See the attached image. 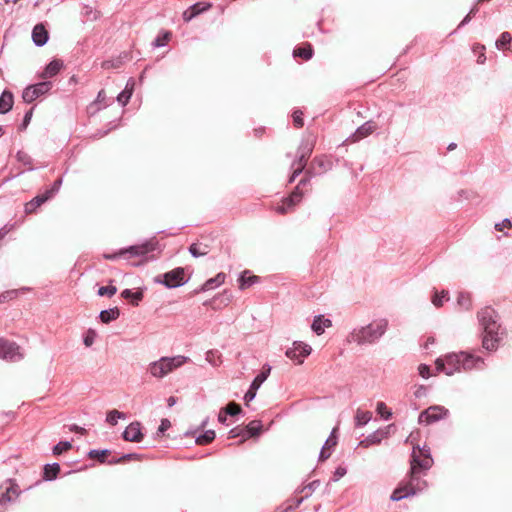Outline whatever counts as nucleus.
Instances as JSON below:
<instances>
[{
	"mask_svg": "<svg viewBox=\"0 0 512 512\" xmlns=\"http://www.w3.org/2000/svg\"><path fill=\"white\" fill-rule=\"evenodd\" d=\"M22 358L23 354L17 343L0 338V359L14 362Z\"/></svg>",
	"mask_w": 512,
	"mask_h": 512,
	"instance_id": "9",
	"label": "nucleus"
},
{
	"mask_svg": "<svg viewBox=\"0 0 512 512\" xmlns=\"http://www.w3.org/2000/svg\"><path fill=\"white\" fill-rule=\"evenodd\" d=\"M479 323L483 328L482 346L487 350H495L504 332L500 331V325L497 323V314L491 307H486L477 314Z\"/></svg>",
	"mask_w": 512,
	"mask_h": 512,
	"instance_id": "2",
	"label": "nucleus"
},
{
	"mask_svg": "<svg viewBox=\"0 0 512 512\" xmlns=\"http://www.w3.org/2000/svg\"><path fill=\"white\" fill-rule=\"evenodd\" d=\"M175 402H176L175 397L170 396L169 399H168V405L171 407V406L174 405Z\"/></svg>",
	"mask_w": 512,
	"mask_h": 512,
	"instance_id": "61",
	"label": "nucleus"
},
{
	"mask_svg": "<svg viewBox=\"0 0 512 512\" xmlns=\"http://www.w3.org/2000/svg\"><path fill=\"white\" fill-rule=\"evenodd\" d=\"M60 471H61V467L59 464H57V463L48 464L45 466V469H44L45 478L48 480L54 479L58 476Z\"/></svg>",
	"mask_w": 512,
	"mask_h": 512,
	"instance_id": "33",
	"label": "nucleus"
},
{
	"mask_svg": "<svg viewBox=\"0 0 512 512\" xmlns=\"http://www.w3.org/2000/svg\"><path fill=\"white\" fill-rule=\"evenodd\" d=\"M20 489L15 480L8 479L0 486V505L11 503L18 498Z\"/></svg>",
	"mask_w": 512,
	"mask_h": 512,
	"instance_id": "11",
	"label": "nucleus"
},
{
	"mask_svg": "<svg viewBox=\"0 0 512 512\" xmlns=\"http://www.w3.org/2000/svg\"><path fill=\"white\" fill-rule=\"evenodd\" d=\"M189 359L185 356L163 357L150 364L149 372L155 378H163L178 367H181Z\"/></svg>",
	"mask_w": 512,
	"mask_h": 512,
	"instance_id": "4",
	"label": "nucleus"
},
{
	"mask_svg": "<svg viewBox=\"0 0 512 512\" xmlns=\"http://www.w3.org/2000/svg\"><path fill=\"white\" fill-rule=\"evenodd\" d=\"M371 416L372 414L369 411L357 410L355 415V422L358 426L366 425L369 423Z\"/></svg>",
	"mask_w": 512,
	"mask_h": 512,
	"instance_id": "35",
	"label": "nucleus"
},
{
	"mask_svg": "<svg viewBox=\"0 0 512 512\" xmlns=\"http://www.w3.org/2000/svg\"><path fill=\"white\" fill-rule=\"evenodd\" d=\"M311 347L303 342H294L292 347L287 349L286 355L297 364H302L306 357H309Z\"/></svg>",
	"mask_w": 512,
	"mask_h": 512,
	"instance_id": "12",
	"label": "nucleus"
},
{
	"mask_svg": "<svg viewBox=\"0 0 512 512\" xmlns=\"http://www.w3.org/2000/svg\"><path fill=\"white\" fill-rule=\"evenodd\" d=\"M240 435L246 437L245 429L236 427L230 430V439H234V437H240Z\"/></svg>",
	"mask_w": 512,
	"mask_h": 512,
	"instance_id": "49",
	"label": "nucleus"
},
{
	"mask_svg": "<svg viewBox=\"0 0 512 512\" xmlns=\"http://www.w3.org/2000/svg\"><path fill=\"white\" fill-rule=\"evenodd\" d=\"M31 116H32V112H29L26 114L25 118H24V122H28L30 119H31Z\"/></svg>",
	"mask_w": 512,
	"mask_h": 512,
	"instance_id": "62",
	"label": "nucleus"
},
{
	"mask_svg": "<svg viewBox=\"0 0 512 512\" xmlns=\"http://www.w3.org/2000/svg\"><path fill=\"white\" fill-rule=\"evenodd\" d=\"M61 184V180H57L55 181L53 187L51 189H54V194L56 193V191L58 190L59 186Z\"/></svg>",
	"mask_w": 512,
	"mask_h": 512,
	"instance_id": "60",
	"label": "nucleus"
},
{
	"mask_svg": "<svg viewBox=\"0 0 512 512\" xmlns=\"http://www.w3.org/2000/svg\"><path fill=\"white\" fill-rule=\"evenodd\" d=\"M211 7V3H196L183 11V19L185 22H188L192 20L194 17L200 15V13H203V11L210 9Z\"/></svg>",
	"mask_w": 512,
	"mask_h": 512,
	"instance_id": "19",
	"label": "nucleus"
},
{
	"mask_svg": "<svg viewBox=\"0 0 512 512\" xmlns=\"http://www.w3.org/2000/svg\"><path fill=\"white\" fill-rule=\"evenodd\" d=\"M484 364L483 360L472 356V354L461 352V369L470 370Z\"/></svg>",
	"mask_w": 512,
	"mask_h": 512,
	"instance_id": "22",
	"label": "nucleus"
},
{
	"mask_svg": "<svg viewBox=\"0 0 512 512\" xmlns=\"http://www.w3.org/2000/svg\"><path fill=\"white\" fill-rule=\"evenodd\" d=\"M314 163H318L320 166H323V160L322 158H315Z\"/></svg>",
	"mask_w": 512,
	"mask_h": 512,
	"instance_id": "63",
	"label": "nucleus"
},
{
	"mask_svg": "<svg viewBox=\"0 0 512 512\" xmlns=\"http://www.w3.org/2000/svg\"><path fill=\"white\" fill-rule=\"evenodd\" d=\"M119 316L120 311L118 308L104 310L99 315L102 323H110V321L117 319Z\"/></svg>",
	"mask_w": 512,
	"mask_h": 512,
	"instance_id": "32",
	"label": "nucleus"
},
{
	"mask_svg": "<svg viewBox=\"0 0 512 512\" xmlns=\"http://www.w3.org/2000/svg\"><path fill=\"white\" fill-rule=\"evenodd\" d=\"M262 428L263 425L260 420H252L245 427L247 437H256V435H259L261 433Z\"/></svg>",
	"mask_w": 512,
	"mask_h": 512,
	"instance_id": "31",
	"label": "nucleus"
},
{
	"mask_svg": "<svg viewBox=\"0 0 512 512\" xmlns=\"http://www.w3.org/2000/svg\"><path fill=\"white\" fill-rule=\"evenodd\" d=\"M332 326V322L328 318H324L323 316H317L312 322V330L318 334L321 335L324 332L325 328H329Z\"/></svg>",
	"mask_w": 512,
	"mask_h": 512,
	"instance_id": "25",
	"label": "nucleus"
},
{
	"mask_svg": "<svg viewBox=\"0 0 512 512\" xmlns=\"http://www.w3.org/2000/svg\"><path fill=\"white\" fill-rule=\"evenodd\" d=\"M430 367L426 364H420L418 366L419 375L423 378H429L431 376Z\"/></svg>",
	"mask_w": 512,
	"mask_h": 512,
	"instance_id": "47",
	"label": "nucleus"
},
{
	"mask_svg": "<svg viewBox=\"0 0 512 512\" xmlns=\"http://www.w3.org/2000/svg\"><path fill=\"white\" fill-rule=\"evenodd\" d=\"M377 412L385 419L389 418L392 415V413L386 407L385 402L382 401L377 403Z\"/></svg>",
	"mask_w": 512,
	"mask_h": 512,
	"instance_id": "45",
	"label": "nucleus"
},
{
	"mask_svg": "<svg viewBox=\"0 0 512 512\" xmlns=\"http://www.w3.org/2000/svg\"><path fill=\"white\" fill-rule=\"evenodd\" d=\"M155 243L146 242L141 245L131 246L127 249L120 250L118 253L114 254H104V258L107 260H114L116 257L124 254H129L130 256H145L148 252L154 251Z\"/></svg>",
	"mask_w": 512,
	"mask_h": 512,
	"instance_id": "10",
	"label": "nucleus"
},
{
	"mask_svg": "<svg viewBox=\"0 0 512 512\" xmlns=\"http://www.w3.org/2000/svg\"><path fill=\"white\" fill-rule=\"evenodd\" d=\"M125 441L129 442H141L143 439V433L141 432V423L134 422L129 424L123 433Z\"/></svg>",
	"mask_w": 512,
	"mask_h": 512,
	"instance_id": "18",
	"label": "nucleus"
},
{
	"mask_svg": "<svg viewBox=\"0 0 512 512\" xmlns=\"http://www.w3.org/2000/svg\"><path fill=\"white\" fill-rule=\"evenodd\" d=\"M432 464L433 460L427 452L419 447H414L410 460L408 479L400 482L391 494V500L399 501L426 489L428 483L422 477L426 476Z\"/></svg>",
	"mask_w": 512,
	"mask_h": 512,
	"instance_id": "1",
	"label": "nucleus"
},
{
	"mask_svg": "<svg viewBox=\"0 0 512 512\" xmlns=\"http://www.w3.org/2000/svg\"><path fill=\"white\" fill-rule=\"evenodd\" d=\"M84 344L85 346L87 347H90L93 345V334H87L85 337H84Z\"/></svg>",
	"mask_w": 512,
	"mask_h": 512,
	"instance_id": "54",
	"label": "nucleus"
},
{
	"mask_svg": "<svg viewBox=\"0 0 512 512\" xmlns=\"http://www.w3.org/2000/svg\"><path fill=\"white\" fill-rule=\"evenodd\" d=\"M238 282L240 289H247L253 284L260 282V277L256 275H251L249 270H245L242 272Z\"/></svg>",
	"mask_w": 512,
	"mask_h": 512,
	"instance_id": "24",
	"label": "nucleus"
},
{
	"mask_svg": "<svg viewBox=\"0 0 512 512\" xmlns=\"http://www.w3.org/2000/svg\"><path fill=\"white\" fill-rule=\"evenodd\" d=\"M458 302L460 305H463L465 309L470 308V299L468 297H465L463 295H460L458 298Z\"/></svg>",
	"mask_w": 512,
	"mask_h": 512,
	"instance_id": "51",
	"label": "nucleus"
},
{
	"mask_svg": "<svg viewBox=\"0 0 512 512\" xmlns=\"http://www.w3.org/2000/svg\"><path fill=\"white\" fill-rule=\"evenodd\" d=\"M132 91H133V88H128L126 86V88L124 89V91H122L120 93V95L118 96L117 100L119 103H121L122 105H125L128 103L129 99L131 98L132 96Z\"/></svg>",
	"mask_w": 512,
	"mask_h": 512,
	"instance_id": "42",
	"label": "nucleus"
},
{
	"mask_svg": "<svg viewBox=\"0 0 512 512\" xmlns=\"http://www.w3.org/2000/svg\"><path fill=\"white\" fill-rule=\"evenodd\" d=\"M72 448L71 443L69 442H60L53 448V454L54 455H61L64 451H68Z\"/></svg>",
	"mask_w": 512,
	"mask_h": 512,
	"instance_id": "43",
	"label": "nucleus"
},
{
	"mask_svg": "<svg viewBox=\"0 0 512 512\" xmlns=\"http://www.w3.org/2000/svg\"><path fill=\"white\" fill-rule=\"evenodd\" d=\"M136 455L134 454H129V455H125L124 457L118 459V460H112V461H109V463H119V462H125V461H129V460H132V459H136Z\"/></svg>",
	"mask_w": 512,
	"mask_h": 512,
	"instance_id": "52",
	"label": "nucleus"
},
{
	"mask_svg": "<svg viewBox=\"0 0 512 512\" xmlns=\"http://www.w3.org/2000/svg\"><path fill=\"white\" fill-rule=\"evenodd\" d=\"M216 433L214 430H207L197 437L196 443L199 445H207L215 440Z\"/></svg>",
	"mask_w": 512,
	"mask_h": 512,
	"instance_id": "34",
	"label": "nucleus"
},
{
	"mask_svg": "<svg viewBox=\"0 0 512 512\" xmlns=\"http://www.w3.org/2000/svg\"><path fill=\"white\" fill-rule=\"evenodd\" d=\"M63 67V62L60 59H54L52 60L45 70L41 73L42 79H49V77L55 76L58 74Z\"/></svg>",
	"mask_w": 512,
	"mask_h": 512,
	"instance_id": "23",
	"label": "nucleus"
},
{
	"mask_svg": "<svg viewBox=\"0 0 512 512\" xmlns=\"http://www.w3.org/2000/svg\"><path fill=\"white\" fill-rule=\"evenodd\" d=\"M313 55V49L310 43H304L303 46L297 47L293 50L294 57H301L309 60Z\"/></svg>",
	"mask_w": 512,
	"mask_h": 512,
	"instance_id": "28",
	"label": "nucleus"
},
{
	"mask_svg": "<svg viewBox=\"0 0 512 512\" xmlns=\"http://www.w3.org/2000/svg\"><path fill=\"white\" fill-rule=\"evenodd\" d=\"M105 99H106V91L104 89H102L98 92L96 101L103 102Z\"/></svg>",
	"mask_w": 512,
	"mask_h": 512,
	"instance_id": "55",
	"label": "nucleus"
},
{
	"mask_svg": "<svg viewBox=\"0 0 512 512\" xmlns=\"http://www.w3.org/2000/svg\"><path fill=\"white\" fill-rule=\"evenodd\" d=\"M271 371V366L268 364L263 365L260 373L255 377L253 382L251 383L249 390L245 395V401L248 402L252 400L256 396V392L259 387L262 385L263 381L267 379Z\"/></svg>",
	"mask_w": 512,
	"mask_h": 512,
	"instance_id": "15",
	"label": "nucleus"
},
{
	"mask_svg": "<svg viewBox=\"0 0 512 512\" xmlns=\"http://www.w3.org/2000/svg\"><path fill=\"white\" fill-rule=\"evenodd\" d=\"M444 299H448L447 291H442L440 294L436 292L432 297V303L435 307L439 308L442 307Z\"/></svg>",
	"mask_w": 512,
	"mask_h": 512,
	"instance_id": "41",
	"label": "nucleus"
},
{
	"mask_svg": "<svg viewBox=\"0 0 512 512\" xmlns=\"http://www.w3.org/2000/svg\"><path fill=\"white\" fill-rule=\"evenodd\" d=\"M120 418H125V413L118 410H111L107 414V422L111 426H115Z\"/></svg>",
	"mask_w": 512,
	"mask_h": 512,
	"instance_id": "36",
	"label": "nucleus"
},
{
	"mask_svg": "<svg viewBox=\"0 0 512 512\" xmlns=\"http://www.w3.org/2000/svg\"><path fill=\"white\" fill-rule=\"evenodd\" d=\"M117 293V287L114 285H108V286H101L98 289V295L99 296H108L112 297Z\"/></svg>",
	"mask_w": 512,
	"mask_h": 512,
	"instance_id": "39",
	"label": "nucleus"
},
{
	"mask_svg": "<svg viewBox=\"0 0 512 512\" xmlns=\"http://www.w3.org/2000/svg\"><path fill=\"white\" fill-rule=\"evenodd\" d=\"M309 183V177L302 179L292 190L288 197L283 198L280 202L276 203L274 210L277 214L285 215L294 211L295 206L298 205L303 197L304 192L301 188L302 185Z\"/></svg>",
	"mask_w": 512,
	"mask_h": 512,
	"instance_id": "5",
	"label": "nucleus"
},
{
	"mask_svg": "<svg viewBox=\"0 0 512 512\" xmlns=\"http://www.w3.org/2000/svg\"><path fill=\"white\" fill-rule=\"evenodd\" d=\"M388 326L385 318L376 319L367 326L354 329L349 336V341L357 345L372 344L384 335Z\"/></svg>",
	"mask_w": 512,
	"mask_h": 512,
	"instance_id": "3",
	"label": "nucleus"
},
{
	"mask_svg": "<svg viewBox=\"0 0 512 512\" xmlns=\"http://www.w3.org/2000/svg\"><path fill=\"white\" fill-rule=\"evenodd\" d=\"M164 280L159 282L164 283L168 287H177L184 283L185 279V269L182 267H177L166 272L163 276Z\"/></svg>",
	"mask_w": 512,
	"mask_h": 512,
	"instance_id": "16",
	"label": "nucleus"
},
{
	"mask_svg": "<svg viewBox=\"0 0 512 512\" xmlns=\"http://www.w3.org/2000/svg\"><path fill=\"white\" fill-rule=\"evenodd\" d=\"M496 47L499 50L512 51V36L507 32L502 33L500 38L496 41Z\"/></svg>",
	"mask_w": 512,
	"mask_h": 512,
	"instance_id": "30",
	"label": "nucleus"
},
{
	"mask_svg": "<svg viewBox=\"0 0 512 512\" xmlns=\"http://www.w3.org/2000/svg\"><path fill=\"white\" fill-rule=\"evenodd\" d=\"M292 120L294 125L299 129L304 125L303 113L300 110H295L292 114Z\"/></svg>",
	"mask_w": 512,
	"mask_h": 512,
	"instance_id": "44",
	"label": "nucleus"
},
{
	"mask_svg": "<svg viewBox=\"0 0 512 512\" xmlns=\"http://www.w3.org/2000/svg\"><path fill=\"white\" fill-rule=\"evenodd\" d=\"M54 195V189H48L42 195L34 197L31 201L25 204V213L33 214L38 207L44 204L48 199Z\"/></svg>",
	"mask_w": 512,
	"mask_h": 512,
	"instance_id": "17",
	"label": "nucleus"
},
{
	"mask_svg": "<svg viewBox=\"0 0 512 512\" xmlns=\"http://www.w3.org/2000/svg\"><path fill=\"white\" fill-rule=\"evenodd\" d=\"M170 426H171L170 420H163V421L161 422L160 427H159V431H160V432H164V431H165V430H167Z\"/></svg>",
	"mask_w": 512,
	"mask_h": 512,
	"instance_id": "53",
	"label": "nucleus"
},
{
	"mask_svg": "<svg viewBox=\"0 0 512 512\" xmlns=\"http://www.w3.org/2000/svg\"><path fill=\"white\" fill-rule=\"evenodd\" d=\"M50 88V82H41L35 85H30L24 89L22 98L25 102L32 103L40 96L45 95Z\"/></svg>",
	"mask_w": 512,
	"mask_h": 512,
	"instance_id": "14",
	"label": "nucleus"
},
{
	"mask_svg": "<svg viewBox=\"0 0 512 512\" xmlns=\"http://www.w3.org/2000/svg\"><path fill=\"white\" fill-rule=\"evenodd\" d=\"M448 414V410L441 406H431L422 411L419 415V423L430 425L444 418Z\"/></svg>",
	"mask_w": 512,
	"mask_h": 512,
	"instance_id": "13",
	"label": "nucleus"
},
{
	"mask_svg": "<svg viewBox=\"0 0 512 512\" xmlns=\"http://www.w3.org/2000/svg\"><path fill=\"white\" fill-rule=\"evenodd\" d=\"M171 32L167 31L162 33L161 35L157 36L154 40V47H163V45H166L169 43L171 39Z\"/></svg>",
	"mask_w": 512,
	"mask_h": 512,
	"instance_id": "38",
	"label": "nucleus"
},
{
	"mask_svg": "<svg viewBox=\"0 0 512 512\" xmlns=\"http://www.w3.org/2000/svg\"><path fill=\"white\" fill-rule=\"evenodd\" d=\"M121 295H122V297L124 299L132 298V299H135L136 301H139L142 298V293L141 292H135L134 293V292H132L130 290H124Z\"/></svg>",
	"mask_w": 512,
	"mask_h": 512,
	"instance_id": "46",
	"label": "nucleus"
},
{
	"mask_svg": "<svg viewBox=\"0 0 512 512\" xmlns=\"http://www.w3.org/2000/svg\"><path fill=\"white\" fill-rule=\"evenodd\" d=\"M336 431H337V428H335L333 430L332 434L329 436V438L326 440L324 446L322 447V451L320 453V460L323 461V460H326L327 458H329L330 454L328 452V449L337 445V440H336V436H335Z\"/></svg>",
	"mask_w": 512,
	"mask_h": 512,
	"instance_id": "27",
	"label": "nucleus"
},
{
	"mask_svg": "<svg viewBox=\"0 0 512 512\" xmlns=\"http://www.w3.org/2000/svg\"><path fill=\"white\" fill-rule=\"evenodd\" d=\"M14 104V97L12 92L3 91L2 96H0V114H5L9 111Z\"/></svg>",
	"mask_w": 512,
	"mask_h": 512,
	"instance_id": "26",
	"label": "nucleus"
},
{
	"mask_svg": "<svg viewBox=\"0 0 512 512\" xmlns=\"http://www.w3.org/2000/svg\"><path fill=\"white\" fill-rule=\"evenodd\" d=\"M72 431H76L78 433H81V434H84L86 433V429L85 428H82V427H79L77 425H74L72 428H71Z\"/></svg>",
	"mask_w": 512,
	"mask_h": 512,
	"instance_id": "57",
	"label": "nucleus"
},
{
	"mask_svg": "<svg viewBox=\"0 0 512 512\" xmlns=\"http://www.w3.org/2000/svg\"><path fill=\"white\" fill-rule=\"evenodd\" d=\"M225 279H226L225 273L224 272H219L216 275V277L207 280L202 285V290L203 291H208V289H212L214 286L221 285V284H223L225 282Z\"/></svg>",
	"mask_w": 512,
	"mask_h": 512,
	"instance_id": "29",
	"label": "nucleus"
},
{
	"mask_svg": "<svg viewBox=\"0 0 512 512\" xmlns=\"http://www.w3.org/2000/svg\"><path fill=\"white\" fill-rule=\"evenodd\" d=\"M511 227H512V224L509 219H504L501 224H495V229L497 231H502L504 228L509 229Z\"/></svg>",
	"mask_w": 512,
	"mask_h": 512,
	"instance_id": "50",
	"label": "nucleus"
},
{
	"mask_svg": "<svg viewBox=\"0 0 512 512\" xmlns=\"http://www.w3.org/2000/svg\"><path fill=\"white\" fill-rule=\"evenodd\" d=\"M293 508H294L293 505H290L286 509H284L282 512H289V511L293 510Z\"/></svg>",
	"mask_w": 512,
	"mask_h": 512,
	"instance_id": "64",
	"label": "nucleus"
},
{
	"mask_svg": "<svg viewBox=\"0 0 512 512\" xmlns=\"http://www.w3.org/2000/svg\"><path fill=\"white\" fill-rule=\"evenodd\" d=\"M375 130L376 124L373 123L372 121H368L354 132V134L351 136V141L355 142L362 138H365L369 136L371 133H373Z\"/></svg>",
	"mask_w": 512,
	"mask_h": 512,
	"instance_id": "20",
	"label": "nucleus"
},
{
	"mask_svg": "<svg viewBox=\"0 0 512 512\" xmlns=\"http://www.w3.org/2000/svg\"><path fill=\"white\" fill-rule=\"evenodd\" d=\"M222 412H223V410H221L219 415H218V421L220 423H225V421H226V413L223 414Z\"/></svg>",
	"mask_w": 512,
	"mask_h": 512,
	"instance_id": "58",
	"label": "nucleus"
},
{
	"mask_svg": "<svg viewBox=\"0 0 512 512\" xmlns=\"http://www.w3.org/2000/svg\"><path fill=\"white\" fill-rule=\"evenodd\" d=\"M485 60H486L485 55H484L483 53H481V54L478 56V58H477V63H478V64H484Z\"/></svg>",
	"mask_w": 512,
	"mask_h": 512,
	"instance_id": "59",
	"label": "nucleus"
},
{
	"mask_svg": "<svg viewBox=\"0 0 512 512\" xmlns=\"http://www.w3.org/2000/svg\"><path fill=\"white\" fill-rule=\"evenodd\" d=\"M223 411L226 413V414H229V415H237L239 414L241 411H242V408L240 405L236 404V402L234 401H231L229 402L226 407L223 409Z\"/></svg>",
	"mask_w": 512,
	"mask_h": 512,
	"instance_id": "40",
	"label": "nucleus"
},
{
	"mask_svg": "<svg viewBox=\"0 0 512 512\" xmlns=\"http://www.w3.org/2000/svg\"><path fill=\"white\" fill-rule=\"evenodd\" d=\"M214 241L215 238L212 235H200L188 250L194 257L205 256L212 250Z\"/></svg>",
	"mask_w": 512,
	"mask_h": 512,
	"instance_id": "8",
	"label": "nucleus"
},
{
	"mask_svg": "<svg viewBox=\"0 0 512 512\" xmlns=\"http://www.w3.org/2000/svg\"><path fill=\"white\" fill-rule=\"evenodd\" d=\"M314 145L313 142H305L298 150V157L296 161L292 163V177L290 178V182H293L298 174H300L307 165L309 161V157L313 151Z\"/></svg>",
	"mask_w": 512,
	"mask_h": 512,
	"instance_id": "7",
	"label": "nucleus"
},
{
	"mask_svg": "<svg viewBox=\"0 0 512 512\" xmlns=\"http://www.w3.org/2000/svg\"><path fill=\"white\" fill-rule=\"evenodd\" d=\"M32 39L35 44L43 45L49 39V33L43 24H36L32 31Z\"/></svg>",
	"mask_w": 512,
	"mask_h": 512,
	"instance_id": "21",
	"label": "nucleus"
},
{
	"mask_svg": "<svg viewBox=\"0 0 512 512\" xmlns=\"http://www.w3.org/2000/svg\"><path fill=\"white\" fill-rule=\"evenodd\" d=\"M435 366L438 371H443L446 375L450 376L461 370V352L447 354L445 358H438L435 361Z\"/></svg>",
	"mask_w": 512,
	"mask_h": 512,
	"instance_id": "6",
	"label": "nucleus"
},
{
	"mask_svg": "<svg viewBox=\"0 0 512 512\" xmlns=\"http://www.w3.org/2000/svg\"><path fill=\"white\" fill-rule=\"evenodd\" d=\"M122 64L121 60H117L114 62V60H105L102 63V68L104 69H112V68H118Z\"/></svg>",
	"mask_w": 512,
	"mask_h": 512,
	"instance_id": "48",
	"label": "nucleus"
},
{
	"mask_svg": "<svg viewBox=\"0 0 512 512\" xmlns=\"http://www.w3.org/2000/svg\"><path fill=\"white\" fill-rule=\"evenodd\" d=\"M476 11H477V8H472L470 10V13L464 18L462 23H465V22L469 21L471 19V17L475 15Z\"/></svg>",
	"mask_w": 512,
	"mask_h": 512,
	"instance_id": "56",
	"label": "nucleus"
},
{
	"mask_svg": "<svg viewBox=\"0 0 512 512\" xmlns=\"http://www.w3.org/2000/svg\"><path fill=\"white\" fill-rule=\"evenodd\" d=\"M109 455V450H91L89 452V457L92 459H97L101 463L106 462V459Z\"/></svg>",
	"mask_w": 512,
	"mask_h": 512,
	"instance_id": "37",
	"label": "nucleus"
}]
</instances>
